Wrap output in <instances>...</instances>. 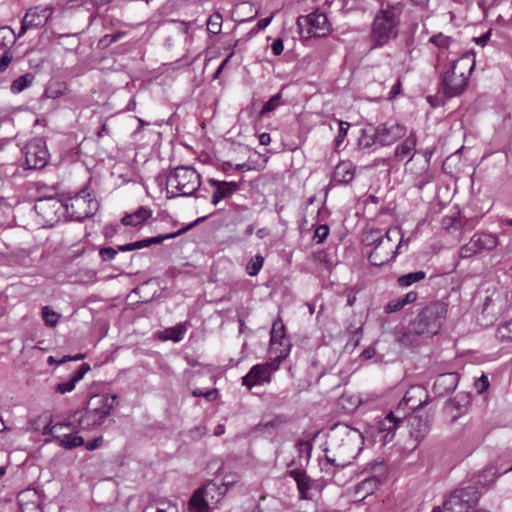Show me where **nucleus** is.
<instances>
[{
  "label": "nucleus",
  "instance_id": "nucleus-1",
  "mask_svg": "<svg viewBox=\"0 0 512 512\" xmlns=\"http://www.w3.org/2000/svg\"><path fill=\"white\" fill-rule=\"evenodd\" d=\"M366 241L374 245L368 255L369 262L374 266H382L393 260L399 252L402 246V233L399 227H392L383 236L371 232Z\"/></svg>",
  "mask_w": 512,
  "mask_h": 512
},
{
  "label": "nucleus",
  "instance_id": "nucleus-2",
  "mask_svg": "<svg viewBox=\"0 0 512 512\" xmlns=\"http://www.w3.org/2000/svg\"><path fill=\"white\" fill-rule=\"evenodd\" d=\"M474 68L473 58L465 54L452 61L451 66L442 73L440 88L447 97L460 95L467 87Z\"/></svg>",
  "mask_w": 512,
  "mask_h": 512
},
{
  "label": "nucleus",
  "instance_id": "nucleus-3",
  "mask_svg": "<svg viewBox=\"0 0 512 512\" xmlns=\"http://www.w3.org/2000/svg\"><path fill=\"white\" fill-rule=\"evenodd\" d=\"M448 305L442 301L427 304L411 322V328L419 335L434 336L444 324Z\"/></svg>",
  "mask_w": 512,
  "mask_h": 512
},
{
  "label": "nucleus",
  "instance_id": "nucleus-4",
  "mask_svg": "<svg viewBox=\"0 0 512 512\" xmlns=\"http://www.w3.org/2000/svg\"><path fill=\"white\" fill-rule=\"evenodd\" d=\"M406 133V126L396 122H386L378 126L368 125L362 131V135L359 138V146L362 149H368L374 144L381 146L391 145L405 137Z\"/></svg>",
  "mask_w": 512,
  "mask_h": 512
},
{
  "label": "nucleus",
  "instance_id": "nucleus-5",
  "mask_svg": "<svg viewBox=\"0 0 512 512\" xmlns=\"http://www.w3.org/2000/svg\"><path fill=\"white\" fill-rule=\"evenodd\" d=\"M201 186L198 172L189 166L175 168L167 177V198L186 197L193 195Z\"/></svg>",
  "mask_w": 512,
  "mask_h": 512
},
{
  "label": "nucleus",
  "instance_id": "nucleus-6",
  "mask_svg": "<svg viewBox=\"0 0 512 512\" xmlns=\"http://www.w3.org/2000/svg\"><path fill=\"white\" fill-rule=\"evenodd\" d=\"M117 402L116 395H93L78 420L83 430H91L100 426L110 415Z\"/></svg>",
  "mask_w": 512,
  "mask_h": 512
},
{
  "label": "nucleus",
  "instance_id": "nucleus-7",
  "mask_svg": "<svg viewBox=\"0 0 512 512\" xmlns=\"http://www.w3.org/2000/svg\"><path fill=\"white\" fill-rule=\"evenodd\" d=\"M400 15V10L395 7L383 9L376 15L371 33L376 46H383L396 38Z\"/></svg>",
  "mask_w": 512,
  "mask_h": 512
},
{
  "label": "nucleus",
  "instance_id": "nucleus-8",
  "mask_svg": "<svg viewBox=\"0 0 512 512\" xmlns=\"http://www.w3.org/2000/svg\"><path fill=\"white\" fill-rule=\"evenodd\" d=\"M479 498L480 494L475 486L456 489L445 500L443 508L435 507L432 512H471Z\"/></svg>",
  "mask_w": 512,
  "mask_h": 512
},
{
  "label": "nucleus",
  "instance_id": "nucleus-9",
  "mask_svg": "<svg viewBox=\"0 0 512 512\" xmlns=\"http://www.w3.org/2000/svg\"><path fill=\"white\" fill-rule=\"evenodd\" d=\"M63 205L64 212L74 221H82L93 216L98 209L97 200L92 198L86 190L69 197Z\"/></svg>",
  "mask_w": 512,
  "mask_h": 512
},
{
  "label": "nucleus",
  "instance_id": "nucleus-10",
  "mask_svg": "<svg viewBox=\"0 0 512 512\" xmlns=\"http://www.w3.org/2000/svg\"><path fill=\"white\" fill-rule=\"evenodd\" d=\"M44 435H51L53 441L65 449H73L84 444V439L77 435L71 423H55L45 426Z\"/></svg>",
  "mask_w": 512,
  "mask_h": 512
},
{
  "label": "nucleus",
  "instance_id": "nucleus-11",
  "mask_svg": "<svg viewBox=\"0 0 512 512\" xmlns=\"http://www.w3.org/2000/svg\"><path fill=\"white\" fill-rule=\"evenodd\" d=\"M220 489L215 482L198 489L189 500L190 509L193 512H210V505L218 503L227 492V489Z\"/></svg>",
  "mask_w": 512,
  "mask_h": 512
},
{
  "label": "nucleus",
  "instance_id": "nucleus-12",
  "mask_svg": "<svg viewBox=\"0 0 512 512\" xmlns=\"http://www.w3.org/2000/svg\"><path fill=\"white\" fill-rule=\"evenodd\" d=\"M297 26L302 36L324 37L331 32V26L327 16L318 10L297 19Z\"/></svg>",
  "mask_w": 512,
  "mask_h": 512
},
{
  "label": "nucleus",
  "instance_id": "nucleus-13",
  "mask_svg": "<svg viewBox=\"0 0 512 512\" xmlns=\"http://www.w3.org/2000/svg\"><path fill=\"white\" fill-rule=\"evenodd\" d=\"M180 233H181V231H177L174 233L158 235L155 237L142 239V240L135 241L132 243L118 245L117 248L103 247L99 250V256L102 261H111L116 257L118 252H130V251H134V250L143 249V248L149 247L154 244H160L165 240L177 237Z\"/></svg>",
  "mask_w": 512,
  "mask_h": 512
},
{
  "label": "nucleus",
  "instance_id": "nucleus-14",
  "mask_svg": "<svg viewBox=\"0 0 512 512\" xmlns=\"http://www.w3.org/2000/svg\"><path fill=\"white\" fill-rule=\"evenodd\" d=\"M34 208L37 214L49 224H53L64 212L63 202L55 197L37 199Z\"/></svg>",
  "mask_w": 512,
  "mask_h": 512
},
{
  "label": "nucleus",
  "instance_id": "nucleus-15",
  "mask_svg": "<svg viewBox=\"0 0 512 512\" xmlns=\"http://www.w3.org/2000/svg\"><path fill=\"white\" fill-rule=\"evenodd\" d=\"M48 161V151L41 139H34L25 147V162L29 169L43 168Z\"/></svg>",
  "mask_w": 512,
  "mask_h": 512
},
{
  "label": "nucleus",
  "instance_id": "nucleus-16",
  "mask_svg": "<svg viewBox=\"0 0 512 512\" xmlns=\"http://www.w3.org/2000/svg\"><path fill=\"white\" fill-rule=\"evenodd\" d=\"M52 14L53 7L49 5L36 6L29 9L23 18L19 36L24 34L29 28L44 26Z\"/></svg>",
  "mask_w": 512,
  "mask_h": 512
},
{
  "label": "nucleus",
  "instance_id": "nucleus-17",
  "mask_svg": "<svg viewBox=\"0 0 512 512\" xmlns=\"http://www.w3.org/2000/svg\"><path fill=\"white\" fill-rule=\"evenodd\" d=\"M371 469L375 471L376 474L365 478L355 487V494L361 499L366 498L368 495L374 493L379 488L381 484L380 476L385 473V467L381 462L372 464Z\"/></svg>",
  "mask_w": 512,
  "mask_h": 512
},
{
  "label": "nucleus",
  "instance_id": "nucleus-18",
  "mask_svg": "<svg viewBox=\"0 0 512 512\" xmlns=\"http://www.w3.org/2000/svg\"><path fill=\"white\" fill-rule=\"evenodd\" d=\"M289 343L285 341L284 324L281 321L273 323L270 337V351L278 359H284L289 353Z\"/></svg>",
  "mask_w": 512,
  "mask_h": 512
},
{
  "label": "nucleus",
  "instance_id": "nucleus-19",
  "mask_svg": "<svg viewBox=\"0 0 512 512\" xmlns=\"http://www.w3.org/2000/svg\"><path fill=\"white\" fill-rule=\"evenodd\" d=\"M207 183L213 188L211 196V204L216 206L220 201L231 197L239 190V184L234 181H220L214 178H209Z\"/></svg>",
  "mask_w": 512,
  "mask_h": 512
},
{
  "label": "nucleus",
  "instance_id": "nucleus-20",
  "mask_svg": "<svg viewBox=\"0 0 512 512\" xmlns=\"http://www.w3.org/2000/svg\"><path fill=\"white\" fill-rule=\"evenodd\" d=\"M402 422L401 417H396L393 412H390L386 417L377 423V436L383 444H389L394 440L395 432Z\"/></svg>",
  "mask_w": 512,
  "mask_h": 512
},
{
  "label": "nucleus",
  "instance_id": "nucleus-21",
  "mask_svg": "<svg viewBox=\"0 0 512 512\" xmlns=\"http://www.w3.org/2000/svg\"><path fill=\"white\" fill-rule=\"evenodd\" d=\"M270 367L271 365L268 363L254 365L250 371L242 377V384L251 389L256 385L269 383L271 381Z\"/></svg>",
  "mask_w": 512,
  "mask_h": 512
},
{
  "label": "nucleus",
  "instance_id": "nucleus-22",
  "mask_svg": "<svg viewBox=\"0 0 512 512\" xmlns=\"http://www.w3.org/2000/svg\"><path fill=\"white\" fill-rule=\"evenodd\" d=\"M498 245L496 235L491 233H476L472 236L464 250L470 253H478L481 250H492Z\"/></svg>",
  "mask_w": 512,
  "mask_h": 512
},
{
  "label": "nucleus",
  "instance_id": "nucleus-23",
  "mask_svg": "<svg viewBox=\"0 0 512 512\" xmlns=\"http://www.w3.org/2000/svg\"><path fill=\"white\" fill-rule=\"evenodd\" d=\"M417 137L415 131H411L401 143H399L394 151L393 159L401 162L411 161L416 153Z\"/></svg>",
  "mask_w": 512,
  "mask_h": 512
},
{
  "label": "nucleus",
  "instance_id": "nucleus-24",
  "mask_svg": "<svg viewBox=\"0 0 512 512\" xmlns=\"http://www.w3.org/2000/svg\"><path fill=\"white\" fill-rule=\"evenodd\" d=\"M152 213L151 209L141 206L136 211L125 214L121 219V223L125 226H142L149 218L152 217Z\"/></svg>",
  "mask_w": 512,
  "mask_h": 512
},
{
  "label": "nucleus",
  "instance_id": "nucleus-25",
  "mask_svg": "<svg viewBox=\"0 0 512 512\" xmlns=\"http://www.w3.org/2000/svg\"><path fill=\"white\" fill-rule=\"evenodd\" d=\"M355 177V167L349 161L340 162L333 173V181L339 184H348Z\"/></svg>",
  "mask_w": 512,
  "mask_h": 512
},
{
  "label": "nucleus",
  "instance_id": "nucleus-26",
  "mask_svg": "<svg viewBox=\"0 0 512 512\" xmlns=\"http://www.w3.org/2000/svg\"><path fill=\"white\" fill-rule=\"evenodd\" d=\"M458 380L456 373L440 374L435 380L434 389L438 394L450 393L456 389Z\"/></svg>",
  "mask_w": 512,
  "mask_h": 512
},
{
  "label": "nucleus",
  "instance_id": "nucleus-27",
  "mask_svg": "<svg viewBox=\"0 0 512 512\" xmlns=\"http://www.w3.org/2000/svg\"><path fill=\"white\" fill-rule=\"evenodd\" d=\"M89 370H90L89 364L83 363L78 368V370L74 372V374L72 375L70 380H68L66 382L58 383L55 386V388H54L55 392H57L59 394H65L67 392H71L72 390H74L76 383L79 382L80 380H82L84 375Z\"/></svg>",
  "mask_w": 512,
  "mask_h": 512
},
{
  "label": "nucleus",
  "instance_id": "nucleus-28",
  "mask_svg": "<svg viewBox=\"0 0 512 512\" xmlns=\"http://www.w3.org/2000/svg\"><path fill=\"white\" fill-rule=\"evenodd\" d=\"M408 424L410 427V435L418 441L422 440L430 429L429 421L417 415L410 416L408 418Z\"/></svg>",
  "mask_w": 512,
  "mask_h": 512
},
{
  "label": "nucleus",
  "instance_id": "nucleus-29",
  "mask_svg": "<svg viewBox=\"0 0 512 512\" xmlns=\"http://www.w3.org/2000/svg\"><path fill=\"white\" fill-rule=\"evenodd\" d=\"M418 336L420 335L411 328V325L409 326V330L401 328L394 332L395 342L403 347L416 346L418 344Z\"/></svg>",
  "mask_w": 512,
  "mask_h": 512
},
{
  "label": "nucleus",
  "instance_id": "nucleus-30",
  "mask_svg": "<svg viewBox=\"0 0 512 512\" xmlns=\"http://www.w3.org/2000/svg\"><path fill=\"white\" fill-rule=\"evenodd\" d=\"M187 330H188L187 322L178 323L174 327L165 329L162 332L161 339L166 340V341L171 340L173 342H180L184 338V335L186 334Z\"/></svg>",
  "mask_w": 512,
  "mask_h": 512
},
{
  "label": "nucleus",
  "instance_id": "nucleus-31",
  "mask_svg": "<svg viewBox=\"0 0 512 512\" xmlns=\"http://www.w3.org/2000/svg\"><path fill=\"white\" fill-rule=\"evenodd\" d=\"M18 37L9 26L0 27V51H10Z\"/></svg>",
  "mask_w": 512,
  "mask_h": 512
},
{
  "label": "nucleus",
  "instance_id": "nucleus-32",
  "mask_svg": "<svg viewBox=\"0 0 512 512\" xmlns=\"http://www.w3.org/2000/svg\"><path fill=\"white\" fill-rule=\"evenodd\" d=\"M34 81V75L27 73L16 78L10 86V90L13 94H18L32 85Z\"/></svg>",
  "mask_w": 512,
  "mask_h": 512
},
{
  "label": "nucleus",
  "instance_id": "nucleus-33",
  "mask_svg": "<svg viewBox=\"0 0 512 512\" xmlns=\"http://www.w3.org/2000/svg\"><path fill=\"white\" fill-rule=\"evenodd\" d=\"M430 43L434 44L439 50L438 58L440 59L441 55L450 48V46L453 43V40L451 37L446 36L442 33L433 35L430 40Z\"/></svg>",
  "mask_w": 512,
  "mask_h": 512
},
{
  "label": "nucleus",
  "instance_id": "nucleus-34",
  "mask_svg": "<svg viewBox=\"0 0 512 512\" xmlns=\"http://www.w3.org/2000/svg\"><path fill=\"white\" fill-rule=\"evenodd\" d=\"M425 277H426V273L424 271L411 272V273L400 276L398 278V284L401 287H408L416 282L422 281L423 279H425Z\"/></svg>",
  "mask_w": 512,
  "mask_h": 512
},
{
  "label": "nucleus",
  "instance_id": "nucleus-35",
  "mask_svg": "<svg viewBox=\"0 0 512 512\" xmlns=\"http://www.w3.org/2000/svg\"><path fill=\"white\" fill-rule=\"evenodd\" d=\"M338 124V133L334 139V147L335 149H339L344 142V139L347 136L348 130L350 128V124L346 121L337 120Z\"/></svg>",
  "mask_w": 512,
  "mask_h": 512
},
{
  "label": "nucleus",
  "instance_id": "nucleus-36",
  "mask_svg": "<svg viewBox=\"0 0 512 512\" xmlns=\"http://www.w3.org/2000/svg\"><path fill=\"white\" fill-rule=\"evenodd\" d=\"M222 21H223V18L219 12L213 13L208 18L207 30L214 35L219 34L221 32Z\"/></svg>",
  "mask_w": 512,
  "mask_h": 512
},
{
  "label": "nucleus",
  "instance_id": "nucleus-37",
  "mask_svg": "<svg viewBox=\"0 0 512 512\" xmlns=\"http://www.w3.org/2000/svg\"><path fill=\"white\" fill-rule=\"evenodd\" d=\"M282 93L281 91L273 95L262 107L259 112L260 116H264L267 113L273 112L281 104Z\"/></svg>",
  "mask_w": 512,
  "mask_h": 512
},
{
  "label": "nucleus",
  "instance_id": "nucleus-38",
  "mask_svg": "<svg viewBox=\"0 0 512 512\" xmlns=\"http://www.w3.org/2000/svg\"><path fill=\"white\" fill-rule=\"evenodd\" d=\"M42 318L48 327H55L59 321L60 314L52 310L49 306L42 308Z\"/></svg>",
  "mask_w": 512,
  "mask_h": 512
},
{
  "label": "nucleus",
  "instance_id": "nucleus-39",
  "mask_svg": "<svg viewBox=\"0 0 512 512\" xmlns=\"http://www.w3.org/2000/svg\"><path fill=\"white\" fill-rule=\"evenodd\" d=\"M263 263H264V258L261 255L257 254L254 258H252L248 262V264L246 266L247 273L250 276H256L262 269Z\"/></svg>",
  "mask_w": 512,
  "mask_h": 512
},
{
  "label": "nucleus",
  "instance_id": "nucleus-40",
  "mask_svg": "<svg viewBox=\"0 0 512 512\" xmlns=\"http://www.w3.org/2000/svg\"><path fill=\"white\" fill-rule=\"evenodd\" d=\"M496 336L502 341H512V319L498 327Z\"/></svg>",
  "mask_w": 512,
  "mask_h": 512
},
{
  "label": "nucleus",
  "instance_id": "nucleus-41",
  "mask_svg": "<svg viewBox=\"0 0 512 512\" xmlns=\"http://www.w3.org/2000/svg\"><path fill=\"white\" fill-rule=\"evenodd\" d=\"M297 488L299 491V498L301 500L311 499V496L308 494V491L311 488V480L308 476L305 479L299 481V483H297Z\"/></svg>",
  "mask_w": 512,
  "mask_h": 512
},
{
  "label": "nucleus",
  "instance_id": "nucleus-42",
  "mask_svg": "<svg viewBox=\"0 0 512 512\" xmlns=\"http://www.w3.org/2000/svg\"><path fill=\"white\" fill-rule=\"evenodd\" d=\"M312 447H313V444L310 439L299 440L297 442V448H298L300 457H305L307 460L310 458Z\"/></svg>",
  "mask_w": 512,
  "mask_h": 512
},
{
  "label": "nucleus",
  "instance_id": "nucleus-43",
  "mask_svg": "<svg viewBox=\"0 0 512 512\" xmlns=\"http://www.w3.org/2000/svg\"><path fill=\"white\" fill-rule=\"evenodd\" d=\"M329 235V228L327 225H319L316 227L313 239L318 243H323Z\"/></svg>",
  "mask_w": 512,
  "mask_h": 512
},
{
  "label": "nucleus",
  "instance_id": "nucleus-44",
  "mask_svg": "<svg viewBox=\"0 0 512 512\" xmlns=\"http://www.w3.org/2000/svg\"><path fill=\"white\" fill-rule=\"evenodd\" d=\"M123 226L124 225H122L121 222L119 224L106 225L103 230L104 237L106 239H111L115 237L120 231L123 230Z\"/></svg>",
  "mask_w": 512,
  "mask_h": 512
},
{
  "label": "nucleus",
  "instance_id": "nucleus-45",
  "mask_svg": "<svg viewBox=\"0 0 512 512\" xmlns=\"http://www.w3.org/2000/svg\"><path fill=\"white\" fill-rule=\"evenodd\" d=\"M404 304L402 302V299L399 297L397 299H393L389 301L384 308V311L386 313H394L404 308Z\"/></svg>",
  "mask_w": 512,
  "mask_h": 512
},
{
  "label": "nucleus",
  "instance_id": "nucleus-46",
  "mask_svg": "<svg viewBox=\"0 0 512 512\" xmlns=\"http://www.w3.org/2000/svg\"><path fill=\"white\" fill-rule=\"evenodd\" d=\"M13 55L10 51H0V72L5 71L11 63Z\"/></svg>",
  "mask_w": 512,
  "mask_h": 512
},
{
  "label": "nucleus",
  "instance_id": "nucleus-47",
  "mask_svg": "<svg viewBox=\"0 0 512 512\" xmlns=\"http://www.w3.org/2000/svg\"><path fill=\"white\" fill-rule=\"evenodd\" d=\"M501 0H478V6L482 9L483 13H486L491 9L500 4Z\"/></svg>",
  "mask_w": 512,
  "mask_h": 512
},
{
  "label": "nucleus",
  "instance_id": "nucleus-48",
  "mask_svg": "<svg viewBox=\"0 0 512 512\" xmlns=\"http://www.w3.org/2000/svg\"><path fill=\"white\" fill-rule=\"evenodd\" d=\"M193 395L196 396V397H201L202 396V397L206 398L209 401H213L217 397V390L213 389V390H210V391H207V392H203L201 389H195L193 391Z\"/></svg>",
  "mask_w": 512,
  "mask_h": 512
},
{
  "label": "nucleus",
  "instance_id": "nucleus-49",
  "mask_svg": "<svg viewBox=\"0 0 512 512\" xmlns=\"http://www.w3.org/2000/svg\"><path fill=\"white\" fill-rule=\"evenodd\" d=\"M489 387V381L486 375H482L480 378H478L475 381V388L478 391V393L485 392Z\"/></svg>",
  "mask_w": 512,
  "mask_h": 512
},
{
  "label": "nucleus",
  "instance_id": "nucleus-50",
  "mask_svg": "<svg viewBox=\"0 0 512 512\" xmlns=\"http://www.w3.org/2000/svg\"><path fill=\"white\" fill-rule=\"evenodd\" d=\"M125 35V32H116L112 35H105L101 40H100V43L102 44H110V43H114V42H117L118 40H120L121 38H123Z\"/></svg>",
  "mask_w": 512,
  "mask_h": 512
},
{
  "label": "nucleus",
  "instance_id": "nucleus-51",
  "mask_svg": "<svg viewBox=\"0 0 512 512\" xmlns=\"http://www.w3.org/2000/svg\"><path fill=\"white\" fill-rule=\"evenodd\" d=\"M281 423H282V421L280 420V418L277 417V418L267 421L265 423H260L258 425V429L262 430V431H265L268 429H273V428L278 427Z\"/></svg>",
  "mask_w": 512,
  "mask_h": 512
},
{
  "label": "nucleus",
  "instance_id": "nucleus-52",
  "mask_svg": "<svg viewBox=\"0 0 512 512\" xmlns=\"http://www.w3.org/2000/svg\"><path fill=\"white\" fill-rule=\"evenodd\" d=\"M271 49H272V53L275 55V56H279L280 54H282L283 50H284V44H283V40L278 38L276 39L272 45H271Z\"/></svg>",
  "mask_w": 512,
  "mask_h": 512
},
{
  "label": "nucleus",
  "instance_id": "nucleus-53",
  "mask_svg": "<svg viewBox=\"0 0 512 512\" xmlns=\"http://www.w3.org/2000/svg\"><path fill=\"white\" fill-rule=\"evenodd\" d=\"M289 475L296 481V483H299V481L307 477L306 472L300 469H294L289 471Z\"/></svg>",
  "mask_w": 512,
  "mask_h": 512
},
{
  "label": "nucleus",
  "instance_id": "nucleus-54",
  "mask_svg": "<svg viewBox=\"0 0 512 512\" xmlns=\"http://www.w3.org/2000/svg\"><path fill=\"white\" fill-rule=\"evenodd\" d=\"M400 298L402 299L403 304L406 306L407 304H410L417 299V293L411 291L401 296Z\"/></svg>",
  "mask_w": 512,
  "mask_h": 512
},
{
  "label": "nucleus",
  "instance_id": "nucleus-55",
  "mask_svg": "<svg viewBox=\"0 0 512 512\" xmlns=\"http://www.w3.org/2000/svg\"><path fill=\"white\" fill-rule=\"evenodd\" d=\"M401 91V81L398 79L396 83L391 87L390 93H389V99L395 98L397 95L400 94Z\"/></svg>",
  "mask_w": 512,
  "mask_h": 512
},
{
  "label": "nucleus",
  "instance_id": "nucleus-56",
  "mask_svg": "<svg viewBox=\"0 0 512 512\" xmlns=\"http://www.w3.org/2000/svg\"><path fill=\"white\" fill-rule=\"evenodd\" d=\"M101 443H102V438L98 437V438L88 442L86 444V449L89 450V451H93V450L99 448Z\"/></svg>",
  "mask_w": 512,
  "mask_h": 512
},
{
  "label": "nucleus",
  "instance_id": "nucleus-57",
  "mask_svg": "<svg viewBox=\"0 0 512 512\" xmlns=\"http://www.w3.org/2000/svg\"><path fill=\"white\" fill-rule=\"evenodd\" d=\"M272 19H273L272 15L270 17L260 19L257 23L258 29H260V30L265 29L271 23Z\"/></svg>",
  "mask_w": 512,
  "mask_h": 512
},
{
  "label": "nucleus",
  "instance_id": "nucleus-58",
  "mask_svg": "<svg viewBox=\"0 0 512 512\" xmlns=\"http://www.w3.org/2000/svg\"><path fill=\"white\" fill-rule=\"evenodd\" d=\"M490 36H491V30L486 32L484 35L476 38L475 41L477 44L484 46L487 43V41L489 40Z\"/></svg>",
  "mask_w": 512,
  "mask_h": 512
},
{
  "label": "nucleus",
  "instance_id": "nucleus-59",
  "mask_svg": "<svg viewBox=\"0 0 512 512\" xmlns=\"http://www.w3.org/2000/svg\"><path fill=\"white\" fill-rule=\"evenodd\" d=\"M411 2L421 9H427L429 7L430 0H411Z\"/></svg>",
  "mask_w": 512,
  "mask_h": 512
},
{
  "label": "nucleus",
  "instance_id": "nucleus-60",
  "mask_svg": "<svg viewBox=\"0 0 512 512\" xmlns=\"http://www.w3.org/2000/svg\"><path fill=\"white\" fill-rule=\"evenodd\" d=\"M259 142L261 145H268L271 142L270 134L262 133L259 135Z\"/></svg>",
  "mask_w": 512,
  "mask_h": 512
},
{
  "label": "nucleus",
  "instance_id": "nucleus-61",
  "mask_svg": "<svg viewBox=\"0 0 512 512\" xmlns=\"http://www.w3.org/2000/svg\"><path fill=\"white\" fill-rule=\"evenodd\" d=\"M83 358H84L83 354H76L75 356H72V357L64 356L61 360H59L58 363H65L68 360H75V361H77V360H81Z\"/></svg>",
  "mask_w": 512,
  "mask_h": 512
},
{
  "label": "nucleus",
  "instance_id": "nucleus-62",
  "mask_svg": "<svg viewBox=\"0 0 512 512\" xmlns=\"http://www.w3.org/2000/svg\"><path fill=\"white\" fill-rule=\"evenodd\" d=\"M109 133V128L106 124H102L99 131L97 132L98 137H103Z\"/></svg>",
  "mask_w": 512,
  "mask_h": 512
},
{
  "label": "nucleus",
  "instance_id": "nucleus-63",
  "mask_svg": "<svg viewBox=\"0 0 512 512\" xmlns=\"http://www.w3.org/2000/svg\"><path fill=\"white\" fill-rule=\"evenodd\" d=\"M256 235L258 238L263 239L269 235V230L267 228H260L257 230Z\"/></svg>",
  "mask_w": 512,
  "mask_h": 512
},
{
  "label": "nucleus",
  "instance_id": "nucleus-64",
  "mask_svg": "<svg viewBox=\"0 0 512 512\" xmlns=\"http://www.w3.org/2000/svg\"><path fill=\"white\" fill-rule=\"evenodd\" d=\"M155 512H177L175 506L167 505L165 508H157Z\"/></svg>",
  "mask_w": 512,
  "mask_h": 512
}]
</instances>
